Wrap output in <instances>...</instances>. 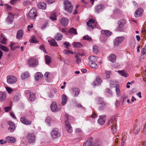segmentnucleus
Returning a JSON list of instances; mask_svg holds the SVG:
<instances>
[{
	"label": "nucleus",
	"instance_id": "52",
	"mask_svg": "<svg viewBox=\"0 0 146 146\" xmlns=\"http://www.w3.org/2000/svg\"><path fill=\"white\" fill-rule=\"evenodd\" d=\"M135 44V42L134 39L130 44V46L131 48H134Z\"/></svg>",
	"mask_w": 146,
	"mask_h": 146
},
{
	"label": "nucleus",
	"instance_id": "30",
	"mask_svg": "<svg viewBox=\"0 0 146 146\" xmlns=\"http://www.w3.org/2000/svg\"><path fill=\"white\" fill-rule=\"evenodd\" d=\"M116 118L115 116H113L108 121V125L112 124L113 123H114Z\"/></svg>",
	"mask_w": 146,
	"mask_h": 146
},
{
	"label": "nucleus",
	"instance_id": "3",
	"mask_svg": "<svg viewBox=\"0 0 146 146\" xmlns=\"http://www.w3.org/2000/svg\"><path fill=\"white\" fill-rule=\"evenodd\" d=\"M64 2L65 5V10L68 12L71 13L73 8V6L72 5L71 3L68 0L64 1Z\"/></svg>",
	"mask_w": 146,
	"mask_h": 146
},
{
	"label": "nucleus",
	"instance_id": "8",
	"mask_svg": "<svg viewBox=\"0 0 146 146\" xmlns=\"http://www.w3.org/2000/svg\"><path fill=\"white\" fill-rule=\"evenodd\" d=\"M17 81L16 78L13 76H9L7 78V82L9 84L15 83Z\"/></svg>",
	"mask_w": 146,
	"mask_h": 146
},
{
	"label": "nucleus",
	"instance_id": "22",
	"mask_svg": "<svg viewBox=\"0 0 146 146\" xmlns=\"http://www.w3.org/2000/svg\"><path fill=\"white\" fill-rule=\"evenodd\" d=\"M6 94L5 92H0V102H2L5 100Z\"/></svg>",
	"mask_w": 146,
	"mask_h": 146
},
{
	"label": "nucleus",
	"instance_id": "1",
	"mask_svg": "<svg viewBox=\"0 0 146 146\" xmlns=\"http://www.w3.org/2000/svg\"><path fill=\"white\" fill-rule=\"evenodd\" d=\"M36 10L35 7L32 8L29 13L28 18L33 19L35 21L37 16V14L36 13Z\"/></svg>",
	"mask_w": 146,
	"mask_h": 146
},
{
	"label": "nucleus",
	"instance_id": "56",
	"mask_svg": "<svg viewBox=\"0 0 146 146\" xmlns=\"http://www.w3.org/2000/svg\"><path fill=\"white\" fill-rule=\"evenodd\" d=\"M5 88L6 90L9 93L11 94L13 90L7 86Z\"/></svg>",
	"mask_w": 146,
	"mask_h": 146
},
{
	"label": "nucleus",
	"instance_id": "28",
	"mask_svg": "<svg viewBox=\"0 0 146 146\" xmlns=\"http://www.w3.org/2000/svg\"><path fill=\"white\" fill-rule=\"evenodd\" d=\"M16 45V43L15 42H11V44L9 45L11 49L12 50H14L17 48H19L20 46H14Z\"/></svg>",
	"mask_w": 146,
	"mask_h": 146
},
{
	"label": "nucleus",
	"instance_id": "51",
	"mask_svg": "<svg viewBox=\"0 0 146 146\" xmlns=\"http://www.w3.org/2000/svg\"><path fill=\"white\" fill-rule=\"evenodd\" d=\"M75 57L76 58V62L78 64L80 63L81 62V60L80 58H78V55H76L75 56Z\"/></svg>",
	"mask_w": 146,
	"mask_h": 146
},
{
	"label": "nucleus",
	"instance_id": "19",
	"mask_svg": "<svg viewBox=\"0 0 146 146\" xmlns=\"http://www.w3.org/2000/svg\"><path fill=\"white\" fill-rule=\"evenodd\" d=\"M108 59L112 62H114L116 60V56L114 54H111L109 56Z\"/></svg>",
	"mask_w": 146,
	"mask_h": 146
},
{
	"label": "nucleus",
	"instance_id": "57",
	"mask_svg": "<svg viewBox=\"0 0 146 146\" xmlns=\"http://www.w3.org/2000/svg\"><path fill=\"white\" fill-rule=\"evenodd\" d=\"M141 52L143 55L146 54V47H144L142 49Z\"/></svg>",
	"mask_w": 146,
	"mask_h": 146
},
{
	"label": "nucleus",
	"instance_id": "21",
	"mask_svg": "<svg viewBox=\"0 0 146 146\" xmlns=\"http://www.w3.org/2000/svg\"><path fill=\"white\" fill-rule=\"evenodd\" d=\"M48 42H49L50 46H58L56 42L54 39H52L50 40H48Z\"/></svg>",
	"mask_w": 146,
	"mask_h": 146
},
{
	"label": "nucleus",
	"instance_id": "50",
	"mask_svg": "<svg viewBox=\"0 0 146 146\" xmlns=\"http://www.w3.org/2000/svg\"><path fill=\"white\" fill-rule=\"evenodd\" d=\"M123 26L121 25H118V28L117 29V30L118 31H123Z\"/></svg>",
	"mask_w": 146,
	"mask_h": 146
},
{
	"label": "nucleus",
	"instance_id": "36",
	"mask_svg": "<svg viewBox=\"0 0 146 146\" xmlns=\"http://www.w3.org/2000/svg\"><path fill=\"white\" fill-rule=\"evenodd\" d=\"M114 14L117 16H119L121 15V12L119 10L117 9H115L113 11Z\"/></svg>",
	"mask_w": 146,
	"mask_h": 146
},
{
	"label": "nucleus",
	"instance_id": "35",
	"mask_svg": "<svg viewBox=\"0 0 146 146\" xmlns=\"http://www.w3.org/2000/svg\"><path fill=\"white\" fill-rule=\"evenodd\" d=\"M118 72L119 74L122 76H124L125 77H127L128 76V74L126 73L124 70H119L118 71Z\"/></svg>",
	"mask_w": 146,
	"mask_h": 146
},
{
	"label": "nucleus",
	"instance_id": "12",
	"mask_svg": "<svg viewBox=\"0 0 146 146\" xmlns=\"http://www.w3.org/2000/svg\"><path fill=\"white\" fill-rule=\"evenodd\" d=\"M50 107L52 111L53 112H57L59 111L58 109L57 104L55 102H52Z\"/></svg>",
	"mask_w": 146,
	"mask_h": 146
},
{
	"label": "nucleus",
	"instance_id": "40",
	"mask_svg": "<svg viewBox=\"0 0 146 146\" xmlns=\"http://www.w3.org/2000/svg\"><path fill=\"white\" fill-rule=\"evenodd\" d=\"M89 65L91 68H95L97 66V65L95 62H89Z\"/></svg>",
	"mask_w": 146,
	"mask_h": 146
},
{
	"label": "nucleus",
	"instance_id": "34",
	"mask_svg": "<svg viewBox=\"0 0 146 146\" xmlns=\"http://www.w3.org/2000/svg\"><path fill=\"white\" fill-rule=\"evenodd\" d=\"M72 45L74 47L77 48H80L82 46V45L80 42H74L72 44Z\"/></svg>",
	"mask_w": 146,
	"mask_h": 146
},
{
	"label": "nucleus",
	"instance_id": "31",
	"mask_svg": "<svg viewBox=\"0 0 146 146\" xmlns=\"http://www.w3.org/2000/svg\"><path fill=\"white\" fill-rule=\"evenodd\" d=\"M45 60L46 63L48 65H49L51 62V58L48 55H46L45 56Z\"/></svg>",
	"mask_w": 146,
	"mask_h": 146
},
{
	"label": "nucleus",
	"instance_id": "45",
	"mask_svg": "<svg viewBox=\"0 0 146 146\" xmlns=\"http://www.w3.org/2000/svg\"><path fill=\"white\" fill-rule=\"evenodd\" d=\"M29 75V74L28 72H26L21 75V78L23 79L27 78L28 77Z\"/></svg>",
	"mask_w": 146,
	"mask_h": 146
},
{
	"label": "nucleus",
	"instance_id": "60",
	"mask_svg": "<svg viewBox=\"0 0 146 146\" xmlns=\"http://www.w3.org/2000/svg\"><path fill=\"white\" fill-rule=\"evenodd\" d=\"M107 30H102L101 31V33L102 35L103 36H106Z\"/></svg>",
	"mask_w": 146,
	"mask_h": 146
},
{
	"label": "nucleus",
	"instance_id": "58",
	"mask_svg": "<svg viewBox=\"0 0 146 146\" xmlns=\"http://www.w3.org/2000/svg\"><path fill=\"white\" fill-rule=\"evenodd\" d=\"M4 109L5 111L7 112H8L11 110V106H8L7 107H5Z\"/></svg>",
	"mask_w": 146,
	"mask_h": 146
},
{
	"label": "nucleus",
	"instance_id": "44",
	"mask_svg": "<svg viewBox=\"0 0 146 146\" xmlns=\"http://www.w3.org/2000/svg\"><path fill=\"white\" fill-rule=\"evenodd\" d=\"M63 53L66 55H68L70 54H73L74 53L71 50H64Z\"/></svg>",
	"mask_w": 146,
	"mask_h": 146
},
{
	"label": "nucleus",
	"instance_id": "4",
	"mask_svg": "<svg viewBox=\"0 0 146 146\" xmlns=\"http://www.w3.org/2000/svg\"><path fill=\"white\" fill-rule=\"evenodd\" d=\"M29 65L30 67L32 66L33 67H35L38 64V60L36 59L33 58H29L28 60Z\"/></svg>",
	"mask_w": 146,
	"mask_h": 146
},
{
	"label": "nucleus",
	"instance_id": "5",
	"mask_svg": "<svg viewBox=\"0 0 146 146\" xmlns=\"http://www.w3.org/2000/svg\"><path fill=\"white\" fill-rule=\"evenodd\" d=\"M92 137L88 138L86 141L83 144V146H99L97 144H93L92 141Z\"/></svg>",
	"mask_w": 146,
	"mask_h": 146
},
{
	"label": "nucleus",
	"instance_id": "10",
	"mask_svg": "<svg viewBox=\"0 0 146 146\" xmlns=\"http://www.w3.org/2000/svg\"><path fill=\"white\" fill-rule=\"evenodd\" d=\"M104 8V5L102 4L97 5L95 7V10L96 13H98L102 11Z\"/></svg>",
	"mask_w": 146,
	"mask_h": 146
},
{
	"label": "nucleus",
	"instance_id": "15",
	"mask_svg": "<svg viewBox=\"0 0 146 146\" xmlns=\"http://www.w3.org/2000/svg\"><path fill=\"white\" fill-rule=\"evenodd\" d=\"M13 19V15L11 13H9V15L6 19V22L8 24H11L12 22Z\"/></svg>",
	"mask_w": 146,
	"mask_h": 146
},
{
	"label": "nucleus",
	"instance_id": "38",
	"mask_svg": "<svg viewBox=\"0 0 146 146\" xmlns=\"http://www.w3.org/2000/svg\"><path fill=\"white\" fill-rule=\"evenodd\" d=\"M88 59L90 60V62H95L97 60L96 57L94 56H90L88 57Z\"/></svg>",
	"mask_w": 146,
	"mask_h": 146
},
{
	"label": "nucleus",
	"instance_id": "39",
	"mask_svg": "<svg viewBox=\"0 0 146 146\" xmlns=\"http://www.w3.org/2000/svg\"><path fill=\"white\" fill-rule=\"evenodd\" d=\"M96 100L98 104H100L103 101V98L102 97H98Z\"/></svg>",
	"mask_w": 146,
	"mask_h": 146
},
{
	"label": "nucleus",
	"instance_id": "6",
	"mask_svg": "<svg viewBox=\"0 0 146 146\" xmlns=\"http://www.w3.org/2000/svg\"><path fill=\"white\" fill-rule=\"evenodd\" d=\"M51 137L53 139L58 138L60 136L58 129L57 128L53 129L51 132Z\"/></svg>",
	"mask_w": 146,
	"mask_h": 146
},
{
	"label": "nucleus",
	"instance_id": "16",
	"mask_svg": "<svg viewBox=\"0 0 146 146\" xmlns=\"http://www.w3.org/2000/svg\"><path fill=\"white\" fill-rule=\"evenodd\" d=\"M80 92V90L79 89L75 88L72 90V94L74 97H76L79 95Z\"/></svg>",
	"mask_w": 146,
	"mask_h": 146
},
{
	"label": "nucleus",
	"instance_id": "29",
	"mask_svg": "<svg viewBox=\"0 0 146 146\" xmlns=\"http://www.w3.org/2000/svg\"><path fill=\"white\" fill-rule=\"evenodd\" d=\"M36 98L35 94V93H32L29 96V99L31 101H34Z\"/></svg>",
	"mask_w": 146,
	"mask_h": 146
},
{
	"label": "nucleus",
	"instance_id": "33",
	"mask_svg": "<svg viewBox=\"0 0 146 146\" xmlns=\"http://www.w3.org/2000/svg\"><path fill=\"white\" fill-rule=\"evenodd\" d=\"M102 82V80L99 77H97L95 81L94 82V84L95 85H99Z\"/></svg>",
	"mask_w": 146,
	"mask_h": 146
},
{
	"label": "nucleus",
	"instance_id": "37",
	"mask_svg": "<svg viewBox=\"0 0 146 146\" xmlns=\"http://www.w3.org/2000/svg\"><path fill=\"white\" fill-rule=\"evenodd\" d=\"M126 23V20L125 19H120L118 22V25H121L124 26V25Z\"/></svg>",
	"mask_w": 146,
	"mask_h": 146
},
{
	"label": "nucleus",
	"instance_id": "32",
	"mask_svg": "<svg viewBox=\"0 0 146 146\" xmlns=\"http://www.w3.org/2000/svg\"><path fill=\"white\" fill-rule=\"evenodd\" d=\"M63 37L62 35L60 33H57L55 37V38L57 40H62Z\"/></svg>",
	"mask_w": 146,
	"mask_h": 146
},
{
	"label": "nucleus",
	"instance_id": "53",
	"mask_svg": "<svg viewBox=\"0 0 146 146\" xmlns=\"http://www.w3.org/2000/svg\"><path fill=\"white\" fill-rule=\"evenodd\" d=\"M64 45L65 46L64 47L68 49V47L71 46V45L69 42H65L64 43Z\"/></svg>",
	"mask_w": 146,
	"mask_h": 146
},
{
	"label": "nucleus",
	"instance_id": "46",
	"mask_svg": "<svg viewBox=\"0 0 146 146\" xmlns=\"http://www.w3.org/2000/svg\"><path fill=\"white\" fill-rule=\"evenodd\" d=\"M83 39L84 40H87L90 41L92 40L91 38L88 35H86L84 36L83 37Z\"/></svg>",
	"mask_w": 146,
	"mask_h": 146
},
{
	"label": "nucleus",
	"instance_id": "17",
	"mask_svg": "<svg viewBox=\"0 0 146 146\" xmlns=\"http://www.w3.org/2000/svg\"><path fill=\"white\" fill-rule=\"evenodd\" d=\"M5 140L7 143H13L15 141V138L13 137L8 136L6 137Z\"/></svg>",
	"mask_w": 146,
	"mask_h": 146
},
{
	"label": "nucleus",
	"instance_id": "42",
	"mask_svg": "<svg viewBox=\"0 0 146 146\" xmlns=\"http://www.w3.org/2000/svg\"><path fill=\"white\" fill-rule=\"evenodd\" d=\"M68 32L70 33H73L74 35L77 34L76 29L73 28L70 29L68 31Z\"/></svg>",
	"mask_w": 146,
	"mask_h": 146
},
{
	"label": "nucleus",
	"instance_id": "64",
	"mask_svg": "<svg viewBox=\"0 0 146 146\" xmlns=\"http://www.w3.org/2000/svg\"><path fill=\"white\" fill-rule=\"evenodd\" d=\"M36 75L37 76V77H38L39 78H41L43 76L42 74L40 72L37 73Z\"/></svg>",
	"mask_w": 146,
	"mask_h": 146
},
{
	"label": "nucleus",
	"instance_id": "48",
	"mask_svg": "<svg viewBox=\"0 0 146 146\" xmlns=\"http://www.w3.org/2000/svg\"><path fill=\"white\" fill-rule=\"evenodd\" d=\"M111 72L106 70L105 72V74H106V77L108 78H109L110 77V74H111Z\"/></svg>",
	"mask_w": 146,
	"mask_h": 146
},
{
	"label": "nucleus",
	"instance_id": "7",
	"mask_svg": "<svg viewBox=\"0 0 146 146\" xmlns=\"http://www.w3.org/2000/svg\"><path fill=\"white\" fill-rule=\"evenodd\" d=\"M27 139L29 143H33L35 141V136L33 133H29L27 135Z\"/></svg>",
	"mask_w": 146,
	"mask_h": 146
},
{
	"label": "nucleus",
	"instance_id": "59",
	"mask_svg": "<svg viewBox=\"0 0 146 146\" xmlns=\"http://www.w3.org/2000/svg\"><path fill=\"white\" fill-rule=\"evenodd\" d=\"M76 106L79 108H81L83 110H85V108L80 104H76Z\"/></svg>",
	"mask_w": 146,
	"mask_h": 146
},
{
	"label": "nucleus",
	"instance_id": "11",
	"mask_svg": "<svg viewBox=\"0 0 146 146\" xmlns=\"http://www.w3.org/2000/svg\"><path fill=\"white\" fill-rule=\"evenodd\" d=\"M87 25L89 27H91L93 28L94 27H96V23L95 22L94 20L92 19H90L87 22Z\"/></svg>",
	"mask_w": 146,
	"mask_h": 146
},
{
	"label": "nucleus",
	"instance_id": "55",
	"mask_svg": "<svg viewBox=\"0 0 146 146\" xmlns=\"http://www.w3.org/2000/svg\"><path fill=\"white\" fill-rule=\"evenodd\" d=\"M140 129V127L139 125H137L134 128V130L135 131L136 133V134L138 133V132L139 131Z\"/></svg>",
	"mask_w": 146,
	"mask_h": 146
},
{
	"label": "nucleus",
	"instance_id": "24",
	"mask_svg": "<svg viewBox=\"0 0 146 146\" xmlns=\"http://www.w3.org/2000/svg\"><path fill=\"white\" fill-rule=\"evenodd\" d=\"M23 35V32L21 30H19L17 31L16 38L18 39H19L21 38Z\"/></svg>",
	"mask_w": 146,
	"mask_h": 146
},
{
	"label": "nucleus",
	"instance_id": "54",
	"mask_svg": "<svg viewBox=\"0 0 146 146\" xmlns=\"http://www.w3.org/2000/svg\"><path fill=\"white\" fill-rule=\"evenodd\" d=\"M111 129L112 130V131L113 133L116 132V127L115 125V124H113L111 126Z\"/></svg>",
	"mask_w": 146,
	"mask_h": 146
},
{
	"label": "nucleus",
	"instance_id": "63",
	"mask_svg": "<svg viewBox=\"0 0 146 146\" xmlns=\"http://www.w3.org/2000/svg\"><path fill=\"white\" fill-rule=\"evenodd\" d=\"M107 34H106V36H109L111 35L112 33L111 32L107 30L106 32Z\"/></svg>",
	"mask_w": 146,
	"mask_h": 146
},
{
	"label": "nucleus",
	"instance_id": "23",
	"mask_svg": "<svg viewBox=\"0 0 146 146\" xmlns=\"http://www.w3.org/2000/svg\"><path fill=\"white\" fill-rule=\"evenodd\" d=\"M98 122L101 125H103L104 124L105 120L104 116H100V118L98 120Z\"/></svg>",
	"mask_w": 146,
	"mask_h": 146
},
{
	"label": "nucleus",
	"instance_id": "47",
	"mask_svg": "<svg viewBox=\"0 0 146 146\" xmlns=\"http://www.w3.org/2000/svg\"><path fill=\"white\" fill-rule=\"evenodd\" d=\"M30 42L32 43H35L37 42L35 36H33L32 38L30 40Z\"/></svg>",
	"mask_w": 146,
	"mask_h": 146
},
{
	"label": "nucleus",
	"instance_id": "18",
	"mask_svg": "<svg viewBox=\"0 0 146 146\" xmlns=\"http://www.w3.org/2000/svg\"><path fill=\"white\" fill-rule=\"evenodd\" d=\"M60 21L61 24L64 26L66 25L68 23V20L67 18H64L62 19Z\"/></svg>",
	"mask_w": 146,
	"mask_h": 146
},
{
	"label": "nucleus",
	"instance_id": "61",
	"mask_svg": "<svg viewBox=\"0 0 146 146\" xmlns=\"http://www.w3.org/2000/svg\"><path fill=\"white\" fill-rule=\"evenodd\" d=\"M116 90L117 95L118 96L120 94V92L119 89V87L118 86H116Z\"/></svg>",
	"mask_w": 146,
	"mask_h": 146
},
{
	"label": "nucleus",
	"instance_id": "2",
	"mask_svg": "<svg viewBox=\"0 0 146 146\" xmlns=\"http://www.w3.org/2000/svg\"><path fill=\"white\" fill-rule=\"evenodd\" d=\"M66 117L67 120H66L65 121V124L66 129L67 131L69 133H71L72 131V128L71 127L70 123L68 121L69 115L67 114H66Z\"/></svg>",
	"mask_w": 146,
	"mask_h": 146
},
{
	"label": "nucleus",
	"instance_id": "26",
	"mask_svg": "<svg viewBox=\"0 0 146 146\" xmlns=\"http://www.w3.org/2000/svg\"><path fill=\"white\" fill-rule=\"evenodd\" d=\"M62 100L61 104L64 106L66 103L67 100V98L65 95L63 94L62 95Z\"/></svg>",
	"mask_w": 146,
	"mask_h": 146
},
{
	"label": "nucleus",
	"instance_id": "62",
	"mask_svg": "<svg viewBox=\"0 0 146 146\" xmlns=\"http://www.w3.org/2000/svg\"><path fill=\"white\" fill-rule=\"evenodd\" d=\"M127 98V96L124 95L121 97V99H122V103L123 104L125 100Z\"/></svg>",
	"mask_w": 146,
	"mask_h": 146
},
{
	"label": "nucleus",
	"instance_id": "14",
	"mask_svg": "<svg viewBox=\"0 0 146 146\" xmlns=\"http://www.w3.org/2000/svg\"><path fill=\"white\" fill-rule=\"evenodd\" d=\"M20 121L26 125H30L31 123V121L28 120L24 117H21Z\"/></svg>",
	"mask_w": 146,
	"mask_h": 146
},
{
	"label": "nucleus",
	"instance_id": "43",
	"mask_svg": "<svg viewBox=\"0 0 146 146\" xmlns=\"http://www.w3.org/2000/svg\"><path fill=\"white\" fill-rule=\"evenodd\" d=\"M0 48L3 51L7 52L8 49L5 46L0 44Z\"/></svg>",
	"mask_w": 146,
	"mask_h": 146
},
{
	"label": "nucleus",
	"instance_id": "13",
	"mask_svg": "<svg viewBox=\"0 0 146 146\" xmlns=\"http://www.w3.org/2000/svg\"><path fill=\"white\" fill-rule=\"evenodd\" d=\"M8 124L9 125V127L8 128V129L11 132H13L15 128L14 123L12 121H10L8 122Z\"/></svg>",
	"mask_w": 146,
	"mask_h": 146
},
{
	"label": "nucleus",
	"instance_id": "25",
	"mask_svg": "<svg viewBox=\"0 0 146 146\" xmlns=\"http://www.w3.org/2000/svg\"><path fill=\"white\" fill-rule=\"evenodd\" d=\"M38 6L40 9H45L46 8V4L44 3L41 2L38 3Z\"/></svg>",
	"mask_w": 146,
	"mask_h": 146
},
{
	"label": "nucleus",
	"instance_id": "41",
	"mask_svg": "<svg viewBox=\"0 0 146 146\" xmlns=\"http://www.w3.org/2000/svg\"><path fill=\"white\" fill-rule=\"evenodd\" d=\"M50 19L52 21H54L56 20V13H53L51 15L50 17Z\"/></svg>",
	"mask_w": 146,
	"mask_h": 146
},
{
	"label": "nucleus",
	"instance_id": "49",
	"mask_svg": "<svg viewBox=\"0 0 146 146\" xmlns=\"http://www.w3.org/2000/svg\"><path fill=\"white\" fill-rule=\"evenodd\" d=\"M93 51L96 53H97L99 52L98 49L96 46H94L93 47Z\"/></svg>",
	"mask_w": 146,
	"mask_h": 146
},
{
	"label": "nucleus",
	"instance_id": "9",
	"mask_svg": "<svg viewBox=\"0 0 146 146\" xmlns=\"http://www.w3.org/2000/svg\"><path fill=\"white\" fill-rule=\"evenodd\" d=\"M124 38L123 37H119L116 38L114 41V44L115 46H118L124 40Z\"/></svg>",
	"mask_w": 146,
	"mask_h": 146
},
{
	"label": "nucleus",
	"instance_id": "27",
	"mask_svg": "<svg viewBox=\"0 0 146 146\" xmlns=\"http://www.w3.org/2000/svg\"><path fill=\"white\" fill-rule=\"evenodd\" d=\"M0 40L2 44H6L7 40L2 34H1V36L0 37Z\"/></svg>",
	"mask_w": 146,
	"mask_h": 146
},
{
	"label": "nucleus",
	"instance_id": "20",
	"mask_svg": "<svg viewBox=\"0 0 146 146\" xmlns=\"http://www.w3.org/2000/svg\"><path fill=\"white\" fill-rule=\"evenodd\" d=\"M142 10L141 8H139L135 12V16L137 17L141 16L142 15Z\"/></svg>",
	"mask_w": 146,
	"mask_h": 146
}]
</instances>
